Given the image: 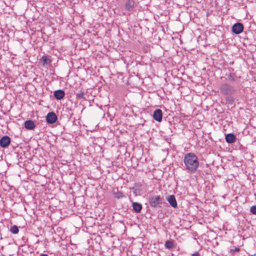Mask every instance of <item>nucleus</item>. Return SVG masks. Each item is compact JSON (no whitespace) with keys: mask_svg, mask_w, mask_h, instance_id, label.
<instances>
[{"mask_svg":"<svg viewBox=\"0 0 256 256\" xmlns=\"http://www.w3.org/2000/svg\"><path fill=\"white\" fill-rule=\"evenodd\" d=\"M184 162L186 170L190 172L196 171L199 166L198 158L194 153L185 154Z\"/></svg>","mask_w":256,"mask_h":256,"instance_id":"obj_1","label":"nucleus"},{"mask_svg":"<svg viewBox=\"0 0 256 256\" xmlns=\"http://www.w3.org/2000/svg\"><path fill=\"white\" fill-rule=\"evenodd\" d=\"M220 90V92L224 94H231L234 91V88L232 86L226 84H222Z\"/></svg>","mask_w":256,"mask_h":256,"instance_id":"obj_2","label":"nucleus"},{"mask_svg":"<svg viewBox=\"0 0 256 256\" xmlns=\"http://www.w3.org/2000/svg\"><path fill=\"white\" fill-rule=\"evenodd\" d=\"M162 198L160 196H153L150 200V206L156 208L162 203Z\"/></svg>","mask_w":256,"mask_h":256,"instance_id":"obj_3","label":"nucleus"},{"mask_svg":"<svg viewBox=\"0 0 256 256\" xmlns=\"http://www.w3.org/2000/svg\"><path fill=\"white\" fill-rule=\"evenodd\" d=\"M244 30V26L242 24L237 22L232 26V32L236 34H240Z\"/></svg>","mask_w":256,"mask_h":256,"instance_id":"obj_4","label":"nucleus"},{"mask_svg":"<svg viewBox=\"0 0 256 256\" xmlns=\"http://www.w3.org/2000/svg\"><path fill=\"white\" fill-rule=\"evenodd\" d=\"M46 120L48 124H54L57 120V116L53 112H49L46 116Z\"/></svg>","mask_w":256,"mask_h":256,"instance_id":"obj_5","label":"nucleus"},{"mask_svg":"<svg viewBox=\"0 0 256 256\" xmlns=\"http://www.w3.org/2000/svg\"><path fill=\"white\" fill-rule=\"evenodd\" d=\"M153 118L158 122H162V110L160 109L156 110L153 114Z\"/></svg>","mask_w":256,"mask_h":256,"instance_id":"obj_6","label":"nucleus"},{"mask_svg":"<svg viewBox=\"0 0 256 256\" xmlns=\"http://www.w3.org/2000/svg\"><path fill=\"white\" fill-rule=\"evenodd\" d=\"M10 142V138L8 136H4L0 140V146L2 148H6Z\"/></svg>","mask_w":256,"mask_h":256,"instance_id":"obj_7","label":"nucleus"},{"mask_svg":"<svg viewBox=\"0 0 256 256\" xmlns=\"http://www.w3.org/2000/svg\"><path fill=\"white\" fill-rule=\"evenodd\" d=\"M166 200L172 208H176L177 207L178 204L174 195L168 196L166 197Z\"/></svg>","mask_w":256,"mask_h":256,"instance_id":"obj_8","label":"nucleus"},{"mask_svg":"<svg viewBox=\"0 0 256 256\" xmlns=\"http://www.w3.org/2000/svg\"><path fill=\"white\" fill-rule=\"evenodd\" d=\"M226 140L228 143L232 144L236 142V138L233 134H228L226 136Z\"/></svg>","mask_w":256,"mask_h":256,"instance_id":"obj_9","label":"nucleus"},{"mask_svg":"<svg viewBox=\"0 0 256 256\" xmlns=\"http://www.w3.org/2000/svg\"><path fill=\"white\" fill-rule=\"evenodd\" d=\"M54 95L57 100H61L64 97L65 93L64 90H58L54 92Z\"/></svg>","mask_w":256,"mask_h":256,"instance_id":"obj_10","label":"nucleus"},{"mask_svg":"<svg viewBox=\"0 0 256 256\" xmlns=\"http://www.w3.org/2000/svg\"><path fill=\"white\" fill-rule=\"evenodd\" d=\"M36 125L34 122L31 120H28L24 122V127L30 130H32L34 128Z\"/></svg>","mask_w":256,"mask_h":256,"instance_id":"obj_11","label":"nucleus"},{"mask_svg":"<svg viewBox=\"0 0 256 256\" xmlns=\"http://www.w3.org/2000/svg\"><path fill=\"white\" fill-rule=\"evenodd\" d=\"M132 208L136 212H140L142 210V206L140 203L134 202L132 203Z\"/></svg>","mask_w":256,"mask_h":256,"instance_id":"obj_12","label":"nucleus"},{"mask_svg":"<svg viewBox=\"0 0 256 256\" xmlns=\"http://www.w3.org/2000/svg\"><path fill=\"white\" fill-rule=\"evenodd\" d=\"M126 8L129 11L132 10L134 8V2L132 0H128L126 4Z\"/></svg>","mask_w":256,"mask_h":256,"instance_id":"obj_13","label":"nucleus"},{"mask_svg":"<svg viewBox=\"0 0 256 256\" xmlns=\"http://www.w3.org/2000/svg\"><path fill=\"white\" fill-rule=\"evenodd\" d=\"M41 60L43 64H48L51 62L50 60L46 56H43Z\"/></svg>","mask_w":256,"mask_h":256,"instance_id":"obj_14","label":"nucleus"},{"mask_svg":"<svg viewBox=\"0 0 256 256\" xmlns=\"http://www.w3.org/2000/svg\"><path fill=\"white\" fill-rule=\"evenodd\" d=\"M10 231L12 233L14 234H16L18 232V228L16 226H13L10 228Z\"/></svg>","mask_w":256,"mask_h":256,"instance_id":"obj_15","label":"nucleus"},{"mask_svg":"<svg viewBox=\"0 0 256 256\" xmlns=\"http://www.w3.org/2000/svg\"><path fill=\"white\" fill-rule=\"evenodd\" d=\"M164 246L166 248L170 249L173 247L174 244H173L172 242L170 241V240H168L166 242Z\"/></svg>","mask_w":256,"mask_h":256,"instance_id":"obj_16","label":"nucleus"},{"mask_svg":"<svg viewBox=\"0 0 256 256\" xmlns=\"http://www.w3.org/2000/svg\"><path fill=\"white\" fill-rule=\"evenodd\" d=\"M84 95H85L84 92L81 90L78 92L76 94V98H80V99L84 98Z\"/></svg>","mask_w":256,"mask_h":256,"instance_id":"obj_17","label":"nucleus"},{"mask_svg":"<svg viewBox=\"0 0 256 256\" xmlns=\"http://www.w3.org/2000/svg\"><path fill=\"white\" fill-rule=\"evenodd\" d=\"M114 196L116 198H118V199L122 198L124 197V195L122 192L116 193V194H115Z\"/></svg>","mask_w":256,"mask_h":256,"instance_id":"obj_18","label":"nucleus"},{"mask_svg":"<svg viewBox=\"0 0 256 256\" xmlns=\"http://www.w3.org/2000/svg\"><path fill=\"white\" fill-rule=\"evenodd\" d=\"M250 212L254 214H256V206H252L250 208Z\"/></svg>","mask_w":256,"mask_h":256,"instance_id":"obj_19","label":"nucleus"},{"mask_svg":"<svg viewBox=\"0 0 256 256\" xmlns=\"http://www.w3.org/2000/svg\"><path fill=\"white\" fill-rule=\"evenodd\" d=\"M239 250H240V249L238 248H235L234 250H231V251H232L233 252H238Z\"/></svg>","mask_w":256,"mask_h":256,"instance_id":"obj_20","label":"nucleus"},{"mask_svg":"<svg viewBox=\"0 0 256 256\" xmlns=\"http://www.w3.org/2000/svg\"><path fill=\"white\" fill-rule=\"evenodd\" d=\"M192 256H200L198 252H195L192 254Z\"/></svg>","mask_w":256,"mask_h":256,"instance_id":"obj_21","label":"nucleus"},{"mask_svg":"<svg viewBox=\"0 0 256 256\" xmlns=\"http://www.w3.org/2000/svg\"><path fill=\"white\" fill-rule=\"evenodd\" d=\"M229 80H234L232 74H230V76Z\"/></svg>","mask_w":256,"mask_h":256,"instance_id":"obj_22","label":"nucleus"},{"mask_svg":"<svg viewBox=\"0 0 256 256\" xmlns=\"http://www.w3.org/2000/svg\"><path fill=\"white\" fill-rule=\"evenodd\" d=\"M40 256H48L46 254H42L40 255Z\"/></svg>","mask_w":256,"mask_h":256,"instance_id":"obj_23","label":"nucleus"}]
</instances>
